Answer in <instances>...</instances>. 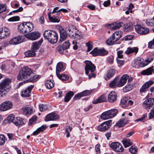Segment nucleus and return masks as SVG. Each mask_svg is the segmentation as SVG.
<instances>
[{
    "instance_id": "9b49d317",
    "label": "nucleus",
    "mask_w": 154,
    "mask_h": 154,
    "mask_svg": "<svg viewBox=\"0 0 154 154\" xmlns=\"http://www.w3.org/2000/svg\"><path fill=\"white\" fill-rule=\"evenodd\" d=\"M10 34L9 29L5 27L0 28V39H5Z\"/></svg>"
},
{
    "instance_id": "f03ea898",
    "label": "nucleus",
    "mask_w": 154,
    "mask_h": 154,
    "mask_svg": "<svg viewBox=\"0 0 154 154\" xmlns=\"http://www.w3.org/2000/svg\"><path fill=\"white\" fill-rule=\"evenodd\" d=\"M119 76L116 77L109 84L110 88H112L120 87L124 86L126 83L129 76L127 74L123 75L121 78Z\"/></svg>"
},
{
    "instance_id": "c03bdc74",
    "label": "nucleus",
    "mask_w": 154,
    "mask_h": 154,
    "mask_svg": "<svg viewBox=\"0 0 154 154\" xmlns=\"http://www.w3.org/2000/svg\"><path fill=\"white\" fill-rule=\"evenodd\" d=\"M108 111L111 115H110L112 118L115 116L118 112V110L117 109H112L108 110Z\"/></svg>"
},
{
    "instance_id": "37998d69",
    "label": "nucleus",
    "mask_w": 154,
    "mask_h": 154,
    "mask_svg": "<svg viewBox=\"0 0 154 154\" xmlns=\"http://www.w3.org/2000/svg\"><path fill=\"white\" fill-rule=\"evenodd\" d=\"M99 56H104L107 55L108 52L103 48L99 49Z\"/></svg>"
},
{
    "instance_id": "338daca9",
    "label": "nucleus",
    "mask_w": 154,
    "mask_h": 154,
    "mask_svg": "<svg viewBox=\"0 0 154 154\" xmlns=\"http://www.w3.org/2000/svg\"><path fill=\"white\" fill-rule=\"evenodd\" d=\"M37 119L36 116H33L29 120V122L31 124H33L34 122H35Z\"/></svg>"
},
{
    "instance_id": "e2e57ef3",
    "label": "nucleus",
    "mask_w": 154,
    "mask_h": 154,
    "mask_svg": "<svg viewBox=\"0 0 154 154\" xmlns=\"http://www.w3.org/2000/svg\"><path fill=\"white\" fill-rule=\"evenodd\" d=\"M148 47L150 48H154V38L152 40L150 41L149 42Z\"/></svg>"
},
{
    "instance_id": "dca6fc26",
    "label": "nucleus",
    "mask_w": 154,
    "mask_h": 154,
    "mask_svg": "<svg viewBox=\"0 0 154 154\" xmlns=\"http://www.w3.org/2000/svg\"><path fill=\"white\" fill-rule=\"evenodd\" d=\"M124 25L122 22H115L111 24H107V27L112 30H115L119 29Z\"/></svg>"
},
{
    "instance_id": "7c9ffc66",
    "label": "nucleus",
    "mask_w": 154,
    "mask_h": 154,
    "mask_svg": "<svg viewBox=\"0 0 154 154\" xmlns=\"http://www.w3.org/2000/svg\"><path fill=\"white\" fill-rule=\"evenodd\" d=\"M51 13L49 12L48 14V17L49 20L52 22L58 23L60 22V19L58 16L56 17L54 16H51Z\"/></svg>"
},
{
    "instance_id": "a19ab883",
    "label": "nucleus",
    "mask_w": 154,
    "mask_h": 154,
    "mask_svg": "<svg viewBox=\"0 0 154 154\" xmlns=\"http://www.w3.org/2000/svg\"><path fill=\"white\" fill-rule=\"evenodd\" d=\"M124 30L125 32H128L130 31L133 29L132 26L130 23H127L124 25Z\"/></svg>"
},
{
    "instance_id": "cd10ccee",
    "label": "nucleus",
    "mask_w": 154,
    "mask_h": 154,
    "mask_svg": "<svg viewBox=\"0 0 154 154\" xmlns=\"http://www.w3.org/2000/svg\"><path fill=\"white\" fill-rule=\"evenodd\" d=\"M92 91L91 90H86L80 93L77 94L74 96H89L91 95V93Z\"/></svg>"
},
{
    "instance_id": "2eb2a0df",
    "label": "nucleus",
    "mask_w": 154,
    "mask_h": 154,
    "mask_svg": "<svg viewBox=\"0 0 154 154\" xmlns=\"http://www.w3.org/2000/svg\"><path fill=\"white\" fill-rule=\"evenodd\" d=\"M11 81V79H9L4 80L0 83V89L9 90L10 88L9 85Z\"/></svg>"
},
{
    "instance_id": "473e14b6",
    "label": "nucleus",
    "mask_w": 154,
    "mask_h": 154,
    "mask_svg": "<svg viewBox=\"0 0 154 154\" xmlns=\"http://www.w3.org/2000/svg\"><path fill=\"white\" fill-rule=\"evenodd\" d=\"M23 112L27 115H30L33 113V110L32 107H26L23 109Z\"/></svg>"
},
{
    "instance_id": "f257e3e1",
    "label": "nucleus",
    "mask_w": 154,
    "mask_h": 154,
    "mask_svg": "<svg viewBox=\"0 0 154 154\" xmlns=\"http://www.w3.org/2000/svg\"><path fill=\"white\" fill-rule=\"evenodd\" d=\"M40 77V75H34L30 68L27 66H24L20 70L17 79L20 81L26 79L27 82H34L38 81Z\"/></svg>"
},
{
    "instance_id": "49530a36",
    "label": "nucleus",
    "mask_w": 154,
    "mask_h": 154,
    "mask_svg": "<svg viewBox=\"0 0 154 154\" xmlns=\"http://www.w3.org/2000/svg\"><path fill=\"white\" fill-rule=\"evenodd\" d=\"M132 89V87L131 85H128L124 87L123 88V91L124 92H127L131 90Z\"/></svg>"
},
{
    "instance_id": "6ab92c4d",
    "label": "nucleus",
    "mask_w": 154,
    "mask_h": 154,
    "mask_svg": "<svg viewBox=\"0 0 154 154\" xmlns=\"http://www.w3.org/2000/svg\"><path fill=\"white\" fill-rule=\"evenodd\" d=\"M33 88L34 86L31 85L23 90L21 92L22 96H30L31 94V91Z\"/></svg>"
},
{
    "instance_id": "f704fd0d",
    "label": "nucleus",
    "mask_w": 154,
    "mask_h": 154,
    "mask_svg": "<svg viewBox=\"0 0 154 154\" xmlns=\"http://www.w3.org/2000/svg\"><path fill=\"white\" fill-rule=\"evenodd\" d=\"M40 45L41 44L39 42H34L32 44L31 49L35 52L39 49Z\"/></svg>"
},
{
    "instance_id": "bf43d9fd",
    "label": "nucleus",
    "mask_w": 154,
    "mask_h": 154,
    "mask_svg": "<svg viewBox=\"0 0 154 154\" xmlns=\"http://www.w3.org/2000/svg\"><path fill=\"white\" fill-rule=\"evenodd\" d=\"M5 138L3 135H0V145H3L5 142Z\"/></svg>"
},
{
    "instance_id": "7ed1b4c3",
    "label": "nucleus",
    "mask_w": 154,
    "mask_h": 154,
    "mask_svg": "<svg viewBox=\"0 0 154 154\" xmlns=\"http://www.w3.org/2000/svg\"><path fill=\"white\" fill-rule=\"evenodd\" d=\"M43 35L44 38L51 44L56 43L58 41V35L54 31L49 30H45Z\"/></svg>"
},
{
    "instance_id": "e433bc0d",
    "label": "nucleus",
    "mask_w": 154,
    "mask_h": 154,
    "mask_svg": "<svg viewBox=\"0 0 154 154\" xmlns=\"http://www.w3.org/2000/svg\"><path fill=\"white\" fill-rule=\"evenodd\" d=\"M122 143L125 148L128 147L132 144V143L129 139H124L122 141Z\"/></svg>"
},
{
    "instance_id": "a878e982",
    "label": "nucleus",
    "mask_w": 154,
    "mask_h": 154,
    "mask_svg": "<svg viewBox=\"0 0 154 154\" xmlns=\"http://www.w3.org/2000/svg\"><path fill=\"white\" fill-rule=\"evenodd\" d=\"M153 68V66H152L146 70H143L141 73L142 74L144 75H149L152 74L154 71Z\"/></svg>"
},
{
    "instance_id": "864d4df0",
    "label": "nucleus",
    "mask_w": 154,
    "mask_h": 154,
    "mask_svg": "<svg viewBox=\"0 0 154 154\" xmlns=\"http://www.w3.org/2000/svg\"><path fill=\"white\" fill-rule=\"evenodd\" d=\"M72 127L70 126H68L66 128L65 133L66 134V137H69L70 135L69 132L72 131Z\"/></svg>"
},
{
    "instance_id": "ddd939ff",
    "label": "nucleus",
    "mask_w": 154,
    "mask_h": 154,
    "mask_svg": "<svg viewBox=\"0 0 154 154\" xmlns=\"http://www.w3.org/2000/svg\"><path fill=\"white\" fill-rule=\"evenodd\" d=\"M13 106L12 103L10 101H6L0 105V110L5 111L10 109Z\"/></svg>"
},
{
    "instance_id": "2f4dec72",
    "label": "nucleus",
    "mask_w": 154,
    "mask_h": 154,
    "mask_svg": "<svg viewBox=\"0 0 154 154\" xmlns=\"http://www.w3.org/2000/svg\"><path fill=\"white\" fill-rule=\"evenodd\" d=\"M110 112L109 111H106L103 112L101 115L100 118L103 120H106L112 118Z\"/></svg>"
},
{
    "instance_id": "58836bf2",
    "label": "nucleus",
    "mask_w": 154,
    "mask_h": 154,
    "mask_svg": "<svg viewBox=\"0 0 154 154\" xmlns=\"http://www.w3.org/2000/svg\"><path fill=\"white\" fill-rule=\"evenodd\" d=\"M122 32L121 31H119L115 32L112 34V35L116 38V39L118 41L122 37Z\"/></svg>"
},
{
    "instance_id": "052dcab7",
    "label": "nucleus",
    "mask_w": 154,
    "mask_h": 154,
    "mask_svg": "<svg viewBox=\"0 0 154 154\" xmlns=\"http://www.w3.org/2000/svg\"><path fill=\"white\" fill-rule=\"evenodd\" d=\"M86 44L88 47L87 52H89L93 48V43L91 42H89Z\"/></svg>"
},
{
    "instance_id": "f8f14e48",
    "label": "nucleus",
    "mask_w": 154,
    "mask_h": 154,
    "mask_svg": "<svg viewBox=\"0 0 154 154\" xmlns=\"http://www.w3.org/2000/svg\"><path fill=\"white\" fill-rule=\"evenodd\" d=\"M110 146L117 152H122L124 150V148L118 142L112 143L110 145Z\"/></svg>"
},
{
    "instance_id": "1a4fd4ad",
    "label": "nucleus",
    "mask_w": 154,
    "mask_h": 154,
    "mask_svg": "<svg viewBox=\"0 0 154 154\" xmlns=\"http://www.w3.org/2000/svg\"><path fill=\"white\" fill-rule=\"evenodd\" d=\"M112 120H109L101 124L98 127V130L101 131H104L108 129L111 126Z\"/></svg>"
},
{
    "instance_id": "f3484780",
    "label": "nucleus",
    "mask_w": 154,
    "mask_h": 154,
    "mask_svg": "<svg viewBox=\"0 0 154 154\" xmlns=\"http://www.w3.org/2000/svg\"><path fill=\"white\" fill-rule=\"evenodd\" d=\"M59 117V116L58 114L52 112L48 114L46 116L45 120L46 122L58 119Z\"/></svg>"
},
{
    "instance_id": "de8ad7c7",
    "label": "nucleus",
    "mask_w": 154,
    "mask_h": 154,
    "mask_svg": "<svg viewBox=\"0 0 154 154\" xmlns=\"http://www.w3.org/2000/svg\"><path fill=\"white\" fill-rule=\"evenodd\" d=\"M129 151L132 154H136L137 151V148L134 146H132L129 149Z\"/></svg>"
},
{
    "instance_id": "0eeeda50",
    "label": "nucleus",
    "mask_w": 154,
    "mask_h": 154,
    "mask_svg": "<svg viewBox=\"0 0 154 154\" xmlns=\"http://www.w3.org/2000/svg\"><path fill=\"white\" fill-rule=\"evenodd\" d=\"M134 27L137 32L141 35H146L149 31V30L148 28L142 26L140 24H137Z\"/></svg>"
},
{
    "instance_id": "4468645a",
    "label": "nucleus",
    "mask_w": 154,
    "mask_h": 154,
    "mask_svg": "<svg viewBox=\"0 0 154 154\" xmlns=\"http://www.w3.org/2000/svg\"><path fill=\"white\" fill-rule=\"evenodd\" d=\"M25 36L29 39L35 40L40 37V34L38 32H33L28 34H25Z\"/></svg>"
},
{
    "instance_id": "8fccbe9b",
    "label": "nucleus",
    "mask_w": 154,
    "mask_h": 154,
    "mask_svg": "<svg viewBox=\"0 0 154 154\" xmlns=\"http://www.w3.org/2000/svg\"><path fill=\"white\" fill-rule=\"evenodd\" d=\"M14 116L13 114L10 115L7 118V119L9 122H13L14 123V122L15 120Z\"/></svg>"
},
{
    "instance_id": "9d476101",
    "label": "nucleus",
    "mask_w": 154,
    "mask_h": 154,
    "mask_svg": "<svg viewBox=\"0 0 154 154\" xmlns=\"http://www.w3.org/2000/svg\"><path fill=\"white\" fill-rule=\"evenodd\" d=\"M24 40V37L22 35H18L13 38L9 41L10 45H15L23 42Z\"/></svg>"
},
{
    "instance_id": "72a5a7b5",
    "label": "nucleus",
    "mask_w": 154,
    "mask_h": 154,
    "mask_svg": "<svg viewBox=\"0 0 154 154\" xmlns=\"http://www.w3.org/2000/svg\"><path fill=\"white\" fill-rule=\"evenodd\" d=\"M107 100L106 97H99L96 100L92 101L93 104H96L99 103L105 102Z\"/></svg>"
},
{
    "instance_id": "6e6d98bb",
    "label": "nucleus",
    "mask_w": 154,
    "mask_h": 154,
    "mask_svg": "<svg viewBox=\"0 0 154 154\" xmlns=\"http://www.w3.org/2000/svg\"><path fill=\"white\" fill-rule=\"evenodd\" d=\"M70 45V44L69 40H67L63 43L62 46L65 50H66L69 48Z\"/></svg>"
},
{
    "instance_id": "a18cd8bd",
    "label": "nucleus",
    "mask_w": 154,
    "mask_h": 154,
    "mask_svg": "<svg viewBox=\"0 0 154 154\" xmlns=\"http://www.w3.org/2000/svg\"><path fill=\"white\" fill-rule=\"evenodd\" d=\"M93 56H99V49L97 48H94L91 52H90Z\"/></svg>"
},
{
    "instance_id": "c85d7f7f",
    "label": "nucleus",
    "mask_w": 154,
    "mask_h": 154,
    "mask_svg": "<svg viewBox=\"0 0 154 154\" xmlns=\"http://www.w3.org/2000/svg\"><path fill=\"white\" fill-rule=\"evenodd\" d=\"M47 128V127L46 125H43L37 129L32 134L33 135H38L40 132L43 131Z\"/></svg>"
},
{
    "instance_id": "603ef678",
    "label": "nucleus",
    "mask_w": 154,
    "mask_h": 154,
    "mask_svg": "<svg viewBox=\"0 0 154 154\" xmlns=\"http://www.w3.org/2000/svg\"><path fill=\"white\" fill-rule=\"evenodd\" d=\"M48 106L46 105L40 104L39 105V109L41 111H44L48 109Z\"/></svg>"
},
{
    "instance_id": "5701e85b",
    "label": "nucleus",
    "mask_w": 154,
    "mask_h": 154,
    "mask_svg": "<svg viewBox=\"0 0 154 154\" xmlns=\"http://www.w3.org/2000/svg\"><path fill=\"white\" fill-rule=\"evenodd\" d=\"M128 121L127 118L121 119L116 123V125L119 127H123L128 122Z\"/></svg>"
},
{
    "instance_id": "c9c22d12",
    "label": "nucleus",
    "mask_w": 154,
    "mask_h": 154,
    "mask_svg": "<svg viewBox=\"0 0 154 154\" xmlns=\"http://www.w3.org/2000/svg\"><path fill=\"white\" fill-rule=\"evenodd\" d=\"M45 85L48 89H51L54 86V83L51 80H47L45 83Z\"/></svg>"
},
{
    "instance_id": "6e6552de",
    "label": "nucleus",
    "mask_w": 154,
    "mask_h": 154,
    "mask_svg": "<svg viewBox=\"0 0 154 154\" xmlns=\"http://www.w3.org/2000/svg\"><path fill=\"white\" fill-rule=\"evenodd\" d=\"M154 104V99L152 98H147L142 103L143 108L146 110L149 109Z\"/></svg>"
},
{
    "instance_id": "4d7b16f0",
    "label": "nucleus",
    "mask_w": 154,
    "mask_h": 154,
    "mask_svg": "<svg viewBox=\"0 0 154 154\" xmlns=\"http://www.w3.org/2000/svg\"><path fill=\"white\" fill-rule=\"evenodd\" d=\"M20 17L18 16L13 17L8 19V20L10 22L17 21L19 20Z\"/></svg>"
},
{
    "instance_id": "4c0bfd02",
    "label": "nucleus",
    "mask_w": 154,
    "mask_h": 154,
    "mask_svg": "<svg viewBox=\"0 0 154 154\" xmlns=\"http://www.w3.org/2000/svg\"><path fill=\"white\" fill-rule=\"evenodd\" d=\"M25 54L26 57H33L35 55V52L33 50H30L25 53Z\"/></svg>"
},
{
    "instance_id": "20e7f679",
    "label": "nucleus",
    "mask_w": 154,
    "mask_h": 154,
    "mask_svg": "<svg viewBox=\"0 0 154 154\" xmlns=\"http://www.w3.org/2000/svg\"><path fill=\"white\" fill-rule=\"evenodd\" d=\"M34 29L33 24L30 22H24L20 24L18 27V31L21 33H28Z\"/></svg>"
},
{
    "instance_id": "393cba45",
    "label": "nucleus",
    "mask_w": 154,
    "mask_h": 154,
    "mask_svg": "<svg viewBox=\"0 0 154 154\" xmlns=\"http://www.w3.org/2000/svg\"><path fill=\"white\" fill-rule=\"evenodd\" d=\"M24 120L20 117H17L14 122V124L17 126L20 127V125L24 124Z\"/></svg>"
},
{
    "instance_id": "3c124183",
    "label": "nucleus",
    "mask_w": 154,
    "mask_h": 154,
    "mask_svg": "<svg viewBox=\"0 0 154 154\" xmlns=\"http://www.w3.org/2000/svg\"><path fill=\"white\" fill-rule=\"evenodd\" d=\"M75 30V33L73 34L74 37L72 36V38L75 39L76 38L78 39H79L81 38V33L78 31Z\"/></svg>"
},
{
    "instance_id": "c756f323",
    "label": "nucleus",
    "mask_w": 154,
    "mask_h": 154,
    "mask_svg": "<svg viewBox=\"0 0 154 154\" xmlns=\"http://www.w3.org/2000/svg\"><path fill=\"white\" fill-rule=\"evenodd\" d=\"M65 30L66 32L67 33L68 35L71 38L72 36L74 37L73 34L75 31L76 30L75 28H70L69 27L66 28Z\"/></svg>"
},
{
    "instance_id": "4be33fe9",
    "label": "nucleus",
    "mask_w": 154,
    "mask_h": 154,
    "mask_svg": "<svg viewBox=\"0 0 154 154\" xmlns=\"http://www.w3.org/2000/svg\"><path fill=\"white\" fill-rule=\"evenodd\" d=\"M128 97H123L121 99L120 105L122 108H125L128 106Z\"/></svg>"
},
{
    "instance_id": "79ce46f5",
    "label": "nucleus",
    "mask_w": 154,
    "mask_h": 154,
    "mask_svg": "<svg viewBox=\"0 0 154 154\" xmlns=\"http://www.w3.org/2000/svg\"><path fill=\"white\" fill-rule=\"evenodd\" d=\"M141 59V58H138L137 59L134 60V66L135 68H139L140 64V63Z\"/></svg>"
},
{
    "instance_id": "a211bd4d",
    "label": "nucleus",
    "mask_w": 154,
    "mask_h": 154,
    "mask_svg": "<svg viewBox=\"0 0 154 154\" xmlns=\"http://www.w3.org/2000/svg\"><path fill=\"white\" fill-rule=\"evenodd\" d=\"M154 83V82L152 80H149L145 82L140 88V92L141 93L145 92L146 89L153 85Z\"/></svg>"
},
{
    "instance_id": "5fc2aeb1",
    "label": "nucleus",
    "mask_w": 154,
    "mask_h": 154,
    "mask_svg": "<svg viewBox=\"0 0 154 154\" xmlns=\"http://www.w3.org/2000/svg\"><path fill=\"white\" fill-rule=\"evenodd\" d=\"M57 51L61 54H64V51H65L62 46L61 45H58L56 49Z\"/></svg>"
},
{
    "instance_id": "ea45409f",
    "label": "nucleus",
    "mask_w": 154,
    "mask_h": 154,
    "mask_svg": "<svg viewBox=\"0 0 154 154\" xmlns=\"http://www.w3.org/2000/svg\"><path fill=\"white\" fill-rule=\"evenodd\" d=\"M57 75L59 79L63 81L66 80L69 78V77L67 75L60 74L59 73L57 74Z\"/></svg>"
},
{
    "instance_id": "774afa93",
    "label": "nucleus",
    "mask_w": 154,
    "mask_h": 154,
    "mask_svg": "<svg viewBox=\"0 0 154 154\" xmlns=\"http://www.w3.org/2000/svg\"><path fill=\"white\" fill-rule=\"evenodd\" d=\"M88 75V78L89 79H91L92 78H95L96 77L95 74L93 72H90Z\"/></svg>"
},
{
    "instance_id": "69168bd1",
    "label": "nucleus",
    "mask_w": 154,
    "mask_h": 154,
    "mask_svg": "<svg viewBox=\"0 0 154 154\" xmlns=\"http://www.w3.org/2000/svg\"><path fill=\"white\" fill-rule=\"evenodd\" d=\"M154 118V107L149 114V118L151 119Z\"/></svg>"
},
{
    "instance_id": "b1692460",
    "label": "nucleus",
    "mask_w": 154,
    "mask_h": 154,
    "mask_svg": "<svg viewBox=\"0 0 154 154\" xmlns=\"http://www.w3.org/2000/svg\"><path fill=\"white\" fill-rule=\"evenodd\" d=\"M65 69L64 68L63 65L61 62L58 63L56 66V75L58 74L60 72L63 71Z\"/></svg>"
},
{
    "instance_id": "09e8293b",
    "label": "nucleus",
    "mask_w": 154,
    "mask_h": 154,
    "mask_svg": "<svg viewBox=\"0 0 154 154\" xmlns=\"http://www.w3.org/2000/svg\"><path fill=\"white\" fill-rule=\"evenodd\" d=\"M114 57L113 56L110 55L108 57L106 58V62L107 63L110 64H112L114 61Z\"/></svg>"
},
{
    "instance_id": "423d86ee",
    "label": "nucleus",
    "mask_w": 154,
    "mask_h": 154,
    "mask_svg": "<svg viewBox=\"0 0 154 154\" xmlns=\"http://www.w3.org/2000/svg\"><path fill=\"white\" fill-rule=\"evenodd\" d=\"M116 71V69L114 66L109 67L104 76V79L107 81L110 79L114 76Z\"/></svg>"
},
{
    "instance_id": "bb28decb",
    "label": "nucleus",
    "mask_w": 154,
    "mask_h": 154,
    "mask_svg": "<svg viewBox=\"0 0 154 154\" xmlns=\"http://www.w3.org/2000/svg\"><path fill=\"white\" fill-rule=\"evenodd\" d=\"M117 41L116 38L112 35L110 36L106 41V43L109 45H114L115 43Z\"/></svg>"
},
{
    "instance_id": "aec40b11",
    "label": "nucleus",
    "mask_w": 154,
    "mask_h": 154,
    "mask_svg": "<svg viewBox=\"0 0 154 154\" xmlns=\"http://www.w3.org/2000/svg\"><path fill=\"white\" fill-rule=\"evenodd\" d=\"M59 30L60 34L59 41L61 42L66 39L68 34L66 30L63 29L61 27L60 28Z\"/></svg>"
},
{
    "instance_id": "0e129e2a",
    "label": "nucleus",
    "mask_w": 154,
    "mask_h": 154,
    "mask_svg": "<svg viewBox=\"0 0 154 154\" xmlns=\"http://www.w3.org/2000/svg\"><path fill=\"white\" fill-rule=\"evenodd\" d=\"M117 99V97H108V100L111 103L114 102Z\"/></svg>"
},
{
    "instance_id": "13d9d810",
    "label": "nucleus",
    "mask_w": 154,
    "mask_h": 154,
    "mask_svg": "<svg viewBox=\"0 0 154 154\" xmlns=\"http://www.w3.org/2000/svg\"><path fill=\"white\" fill-rule=\"evenodd\" d=\"M8 91L9 90L0 89V96H3L4 95H7Z\"/></svg>"
},
{
    "instance_id": "412c9836",
    "label": "nucleus",
    "mask_w": 154,
    "mask_h": 154,
    "mask_svg": "<svg viewBox=\"0 0 154 154\" xmlns=\"http://www.w3.org/2000/svg\"><path fill=\"white\" fill-rule=\"evenodd\" d=\"M138 49L137 47H128L125 52V53L128 55L132 54L136 55L138 51Z\"/></svg>"
},
{
    "instance_id": "39448f33",
    "label": "nucleus",
    "mask_w": 154,
    "mask_h": 154,
    "mask_svg": "<svg viewBox=\"0 0 154 154\" xmlns=\"http://www.w3.org/2000/svg\"><path fill=\"white\" fill-rule=\"evenodd\" d=\"M86 66H85V74L88 75L90 72H94L95 70L96 67L90 61H85Z\"/></svg>"
},
{
    "instance_id": "680f3d73",
    "label": "nucleus",
    "mask_w": 154,
    "mask_h": 154,
    "mask_svg": "<svg viewBox=\"0 0 154 154\" xmlns=\"http://www.w3.org/2000/svg\"><path fill=\"white\" fill-rule=\"evenodd\" d=\"M56 13H57V14L58 15H60V14H61V12H60V10L59 9V7H58L54 8L51 13L52 14H54Z\"/></svg>"
}]
</instances>
